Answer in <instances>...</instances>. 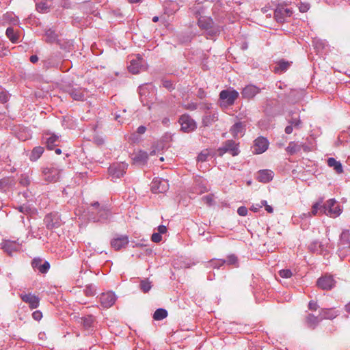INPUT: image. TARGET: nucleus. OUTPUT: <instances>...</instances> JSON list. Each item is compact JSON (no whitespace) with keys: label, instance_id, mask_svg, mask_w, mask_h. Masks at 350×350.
<instances>
[{"label":"nucleus","instance_id":"obj_57","mask_svg":"<svg viewBox=\"0 0 350 350\" xmlns=\"http://www.w3.org/2000/svg\"><path fill=\"white\" fill-rule=\"evenodd\" d=\"M247 208L245 206H240L237 210V213L241 216L247 215Z\"/></svg>","mask_w":350,"mask_h":350},{"label":"nucleus","instance_id":"obj_47","mask_svg":"<svg viewBox=\"0 0 350 350\" xmlns=\"http://www.w3.org/2000/svg\"><path fill=\"white\" fill-rule=\"evenodd\" d=\"M31 180L27 175H22L20 178V184L23 186H27L30 184Z\"/></svg>","mask_w":350,"mask_h":350},{"label":"nucleus","instance_id":"obj_36","mask_svg":"<svg viewBox=\"0 0 350 350\" xmlns=\"http://www.w3.org/2000/svg\"><path fill=\"white\" fill-rule=\"evenodd\" d=\"M57 38V34L54 30L49 29L45 31V40L47 42L53 43L56 41Z\"/></svg>","mask_w":350,"mask_h":350},{"label":"nucleus","instance_id":"obj_55","mask_svg":"<svg viewBox=\"0 0 350 350\" xmlns=\"http://www.w3.org/2000/svg\"><path fill=\"white\" fill-rule=\"evenodd\" d=\"M310 8V5L308 3H301L299 6V10L301 12H306Z\"/></svg>","mask_w":350,"mask_h":350},{"label":"nucleus","instance_id":"obj_18","mask_svg":"<svg viewBox=\"0 0 350 350\" xmlns=\"http://www.w3.org/2000/svg\"><path fill=\"white\" fill-rule=\"evenodd\" d=\"M1 249L10 256L12 255V253L19 250L20 244L16 241H11L9 240L3 241L1 244Z\"/></svg>","mask_w":350,"mask_h":350},{"label":"nucleus","instance_id":"obj_63","mask_svg":"<svg viewBox=\"0 0 350 350\" xmlns=\"http://www.w3.org/2000/svg\"><path fill=\"white\" fill-rule=\"evenodd\" d=\"M158 233H160L161 234H165L167 232V228L165 226L160 225L158 226Z\"/></svg>","mask_w":350,"mask_h":350},{"label":"nucleus","instance_id":"obj_10","mask_svg":"<svg viewBox=\"0 0 350 350\" xmlns=\"http://www.w3.org/2000/svg\"><path fill=\"white\" fill-rule=\"evenodd\" d=\"M117 297L112 291L103 293L99 296V301L103 308H109L111 307L116 302Z\"/></svg>","mask_w":350,"mask_h":350},{"label":"nucleus","instance_id":"obj_4","mask_svg":"<svg viewBox=\"0 0 350 350\" xmlns=\"http://www.w3.org/2000/svg\"><path fill=\"white\" fill-rule=\"evenodd\" d=\"M239 96V92L234 89L222 90L219 94V98L221 100L222 107H228L234 104Z\"/></svg>","mask_w":350,"mask_h":350},{"label":"nucleus","instance_id":"obj_38","mask_svg":"<svg viewBox=\"0 0 350 350\" xmlns=\"http://www.w3.org/2000/svg\"><path fill=\"white\" fill-rule=\"evenodd\" d=\"M340 241V244L342 245H349L350 243V232L349 230H345L342 232Z\"/></svg>","mask_w":350,"mask_h":350},{"label":"nucleus","instance_id":"obj_31","mask_svg":"<svg viewBox=\"0 0 350 350\" xmlns=\"http://www.w3.org/2000/svg\"><path fill=\"white\" fill-rule=\"evenodd\" d=\"M43 152H44V148L42 147H41V146L35 147L32 150V151L30 154V156H29L30 160L32 161H37L41 157Z\"/></svg>","mask_w":350,"mask_h":350},{"label":"nucleus","instance_id":"obj_48","mask_svg":"<svg viewBox=\"0 0 350 350\" xmlns=\"http://www.w3.org/2000/svg\"><path fill=\"white\" fill-rule=\"evenodd\" d=\"M8 179H2L0 180V192H3L7 190L8 188Z\"/></svg>","mask_w":350,"mask_h":350},{"label":"nucleus","instance_id":"obj_13","mask_svg":"<svg viewBox=\"0 0 350 350\" xmlns=\"http://www.w3.org/2000/svg\"><path fill=\"white\" fill-rule=\"evenodd\" d=\"M269 141L263 137H259L254 142L253 152L256 154L265 152L269 147Z\"/></svg>","mask_w":350,"mask_h":350},{"label":"nucleus","instance_id":"obj_49","mask_svg":"<svg viewBox=\"0 0 350 350\" xmlns=\"http://www.w3.org/2000/svg\"><path fill=\"white\" fill-rule=\"evenodd\" d=\"M202 200L204 204H206L208 206L212 205L213 203V198L211 195H207V196H203L202 198Z\"/></svg>","mask_w":350,"mask_h":350},{"label":"nucleus","instance_id":"obj_44","mask_svg":"<svg viewBox=\"0 0 350 350\" xmlns=\"http://www.w3.org/2000/svg\"><path fill=\"white\" fill-rule=\"evenodd\" d=\"M85 293L87 296H93L96 293V287L92 284L87 286Z\"/></svg>","mask_w":350,"mask_h":350},{"label":"nucleus","instance_id":"obj_12","mask_svg":"<svg viewBox=\"0 0 350 350\" xmlns=\"http://www.w3.org/2000/svg\"><path fill=\"white\" fill-rule=\"evenodd\" d=\"M293 14V10L286 6H278L274 12V17L279 23H283L286 18L290 17Z\"/></svg>","mask_w":350,"mask_h":350},{"label":"nucleus","instance_id":"obj_22","mask_svg":"<svg viewBox=\"0 0 350 350\" xmlns=\"http://www.w3.org/2000/svg\"><path fill=\"white\" fill-rule=\"evenodd\" d=\"M128 243L129 238L127 236H121L115 238L111 242V247L114 248L116 250H119L122 247H126V245H127Z\"/></svg>","mask_w":350,"mask_h":350},{"label":"nucleus","instance_id":"obj_15","mask_svg":"<svg viewBox=\"0 0 350 350\" xmlns=\"http://www.w3.org/2000/svg\"><path fill=\"white\" fill-rule=\"evenodd\" d=\"M33 269H37L41 273H46L50 269V264L48 261H42L40 258H35L31 262Z\"/></svg>","mask_w":350,"mask_h":350},{"label":"nucleus","instance_id":"obj_41","mask_svg":"<svg viewBox=\"0 0 350 350\" xmlns=\"http://www.w3.org/2000/svg\"><path fill=\"white\" fill-rule=\"evenodd\" d=\"M3 20L11 24L15 25L18 22V18L13 13H6L3 15Z\"/></svg>","mask_w":350,"mask_h":350},{"label":"nucleus","instance_id":"obj_35","mask_svg":"<svg viewBox=\"0 0 350 350\" xmlns=\"http://www.w3.org/2000/svg\"><path fill=\"white\" fill-rule=\"evenodd\" d=\"M309 249L312 252L317 253H323V245L322 243L318 241H314L312 242L309 245Z\"/></svg>","mask_w":350,"mask_h":350},{"label":"nucleus","instance_id":"obj_51","mask_svg":"<svg viewBox=\"0 0 350 350\" xmlns=\"http://www.w3.org/2000/svg\"><path fill=\"white\" fill-rule=\"evenodd\" d=\"M82 319H83V325L85 328H88L91 326L93 319L92 316H88L83 318Z\"/></svg>","mask_w":350,"mask_h":350},{"label":"nucleus","instance_id":"obj_37","mask_svg":"<svg viewBox=\"0 0 350 350\" xmlns=\"http://www.w3.org/2000/svg\"><path fill=\"white\" fill-rule=\"evenodd\" d=\"M167 316V311L165 309L163 308H159L157 309L154 314L153 318L156 321H161Z\"/></svg>","mask_w":350,"mask_h":350},{"label":"nucleus","instance_id":"obj_25","mask_svg":"<svg viewBox=\"0 0 350 350\" xmlns=\"http://www.w3.org/2000/svg\"><path fill=\"white\" fill-rule=\"evenodd\" d=\"M68 93L75 100H83L85 96V90L79 88H69Z\"/></svg>","mask_w":350,"mask_h":350},{"label":"nucleus","instance_id":"obj_6","mask_svg":"<svg viewBox=\"0 0 350 350\" xmlns=\"http://www.w3.org/2000/svg\"><path fill=\"white\" fill-rule=\"evenodd\" d=\"M145 68V61L140 55H132L130 57V64L128 66L130 72L138 74Z\"/></svg>","mask_w":350,"mask_h":350},{"label":"nucleus","instance_id":"obj_56","mask_svg":"<svg viewBox=\"0 0 350 350\" xmlns=\"http://www.w3.org/2000/svg\"><path fill=\"white\" fill-rule=\"evenodd\" d=\"M184 107L186 109H188V110H190V111H193V110H196L197 109L198 105L196 103H188L187 105H185Z\"/></svg>","mask_w":350,"mask_h":350},{"label":"nucleus","instance_id":"obj_29","mask_svg":"<svg viewBox=\"0 0 350 350\" xmlns=\"http://www.w3.org/2000/svg\"><path fill=\"white\" fill-rule=\"evenodd\" d=\"M327 165L329 167H333L338 174H341L343 172L342 164L334 158H329L327 159Z\"/></svg>","mask_w":350,"mask_h":350},{"label":"nucleus","instance_id":"obj_33","mask_svg":"<svg viewBox=\"0 0 350 350\" xmlns=\"http://www.w3.org/2000/svg\"><path fill=\"white\" fill-rule=\"evenodd\" d=\"M320 321H321L320 319V316L318 317L311 314H309L306 317L307 325L312 328H314L318 325Z\"/></svg>","mask_w":350,"mask_h":350},{"label":"nucleus","instance_id":"obj_28","mask_svg":"<svg viewBox=\"0 0 350 350\" xmlns=\"http://www.w3.org/2000/svg\"><path fill=\"white\" fill-rule=\"evenodd\" d=\"M243 131L244 128L241 122L235 123L230 129V133L234 137L242 136Z\"/></svg>","mask_w":350,"mask_h":350},{"label":"nucleus","instance_id":"obj_16","mask_svg":"<svg viewBox=\"0 0 350 350\" xmlns=\"http://www.w3.org/2000/svg\"><path fill=\"white\" fill-rule=\"evenodd\" d=\"M20 297L24 302L28 304L31 309L37 308L39 306L40 299L35 295L31 293H21Z\"/></svg>","mask_w":350,"mask_h":350},{"label":"nucleus","instance_id":"obj_20","mask_svg":"<svg viewBox=\"0 0 350 350\" xmlns=\"http://www.w3.org/2000/svg\"><path fill=\"white\" fill-rule=\"evenodd\" d=\"M148 159V154L144 150H138L132 154V159L135 164L144 165Z\"/></svg>","mask_w":350,"mask_h":350},{"label":"nucleus","instance_id":"obj_24","mask_svg":"<svg viewBox=\"0 0 350 350\" xmlns=\"http://www.w3.org/2000/svg\"><path fill=\"white\" fill-rule=\"evenodd\" d=\"M218 119V113L217 111H210L206 113L202 118V124L204 126H208L217 121Z\"/></svg>","mask_w":350,"mask_h":350},{"label":"nucleus","instance_id":"obj_52","mask_svg":"<svg viewBox=\"0 0 350 350\" xmlns=\"http://www.w3.org/2000/svg\"><path fill=\"white\" fill-rule=\"evenodd\" d=\"M137 133H132L129 137V140L133 143H138L140 142L141 138L138 135Z\"/></svg>","mask_w":350,"mask_h":350},{"label":"nucleus","instance_id":"obj_26","mask_svg":"<svg viewBox=\"0 0 350 350\" xmlns=\"http://www.w3.org/2000/svg\"><path fill=\"white\" fill-rule=\"evenodd\" d=\"M320 319H333L338 316V312L332 309H322L319 314Z\"/></svg>","mask_w":350,"mask_h":350},{"label":"nucleus","instance_id":"obj_54","mask_svg":"<svg viewBox=\"0 0 350 350\" xmlns=\"http://www.w3.org/2000/svg\"><path fill=\"white\" fill-rule=\"evenodd\" d=\"M290 125H292L293 127L298 129L300 126L301 121L299 119H291L289 120Z\"/></svg>","mask_w":350,"mask_h":350},{"label":"nucleus","instance_id":"obj_43","mask_svg":"<svg viewBox=\"0 0 350 350\" xmlns=\"http://www.w3.org/2000/svg\"><path fill=\"white\" fill-rule=\"evenodd\" d=\"M152 287L151 282L148 280H143L140 282V289L144 293H148Z\"/></svg>","mask_w":350,"mask_h":350},{"label":"nucleus","instance_id":"obj_2","mask_svg":"<svg viewBox=\"0 0 350 350\" xmlns=\"http://www.w3.org/2000/svg\"><path fill=\"white\" fill-rule=\"evenodd\" d=\"M198 24L200 29L206 31L210 36H216L220 31L219 27L214 26V23L211 17L200 16Z\"/></svg>","mask_w":350,"mask_h":350},{"label":"nucleus","instance_id":"obj_9","mask_svg":"<svg viewBox=\"0 0 350 350\" xmlns=\"http://www.w3.org/2000/svg\"><path fill=\"white\" fill-rule=\"evenodd\" d=\"M226 152H230L232 156L238 155L239 153L238 144L232 140L226 141L224 146L217 150L219 156H222Z\"/></svg>","mask_w":350,"mask_h":350},{"label":"nucleus","instance_id":"obj_34","mask_svg":"<svg viewBox=\"0 0 350 350\" xmlns=\"http://www.w3.org/2000/svg\"><path fill=\"white\" fill-rule=\"evenodd\" d=\"M59 137L56 135H52L46 138V146L49 149L52 150L55 146H57Z\"/></svg>","mask_w":350,"mask_h":350},{"label":"nucleus","instance_id":"obj_59","mask_svg":"<svg viewBox=\"0 0 350 350\" xmlns=\"http://www.w3.org/2000/svg\"><path fill=\"white\" fill-rule=\"evenodd\" d=\"M308 308L311 310H317L319 308V306L316 301H310L308 304Z\"/></svg>","mask_w":350,"mask_h":350},{"label":"nucleus","instance_id":"obj_46","mask_svg":"<svg viewBox=\"0 0 350 350\" xmlns=\"http://www.w3.org/2000/svg\"><path fill=\"white\" fill-rule=\"evenodd\" d=\"M226 262H227L228 265H237L238 263L237 257L233 254L230 255L227 257V260H226Z\"/></svg>","mask_w":350,"mask_h":350},{"label":"nucleus","instance_id":"obj_60","mask_svg":"<svg viewBox=\"0 0 350 350\" xmlns=\"http://www.w3.org/2000/svg\"><path fill=\"white\" fill-rule=\"evenodd\" d=\"M163 87H165L167 90H171L173 88V84L171 81L164 80L162 82Z\"/></svg>","mask_w":350,"mask_h":350},{"label":"nucleus","instance_id":"obj_40","mask_svg":"<svg viewBox=\"0 0 350 350\" xmlns=\"http://www.w3.org/2000/svg\"><path fill=\"white\" fill-rule=\"evenodd\" d=\"M226 263L225 260L222 259H213L208 262L207 267L213 269H219Z\"/></svg>","mask_w":350,"mask_h":350},{"label":"nucleus","instance_id":"obj_64","mask_svg":"<svg viewBox=\"0 0 350 350\" xmlns=\"http://www.w3.org/2000/svg\"><path fill=\"white\" fill-rule=\"evenodd\" d=\"M146 131V127L144 126H139L137 129V133L139 135L144 134Z\"/></svg>","mask_w":350,"mask_h":350},{"label":"nucleus","instance_id":"obj_21","mask_svg":"<svg viewBox=\"0 0 350 350\" xmlns=\"http://www.w3.org/2000/svg\"><path fill=\"white\" fill-rule=\"evenodd\" d=\"M260 92V89L254 85H248L245 86L241 92V94L245 98H252L257 94Z\"/></svg>","mask_w":350,"mask_h":350},{"label":"nucleus","instance_id":"obj_50","mask_svg":"<svg viewBox=\"0 0 350 350\" xmlns=\"http://www.w3.org/2000/svg\"><path fill=\"white\" fill-rule=\"evenodd\" d=\"M208 157H209V154L206 151L202 152L201 153H200L198 154V156L197 157V160H198V161L204 162L207 160Z\"/></svg>","mask_w":350,"mask_h":350},{"label":"nucleus","instance_id":"obj_58","mask_svg":"<svg viewBox=\"0 0 350 350\" xmlns=\"http://www.w3.org/2000/svg\"><path fill=\"white\" fill-rule=\"evenodd\" d=\"M32 317L36 321H40L42 317V313L40 310H36L33 312Z\"/></svg>","mask_w":350,"mask_h":350},{"label":"nucleus","instance_id":"obj_42","mask_svg":"<svg viewBox=\"0 0 350 350\" xmlns=\"http://www.w3.org/2000/svg\"><path fill=\"white\" fill-rule=\"evenodd\" d=\"M36 10L41 13L48 12L49 10V5L45 2H40L36 3Z\"/></svg>","mask_w":350,"mask_h":350},{"label":"nucleus","instance_id":"obj_8","mask_svg":"<svg viewBox=\"0 0 350 350\" xmlns=\"http://www.w3.org/2000/svg\"><path fill=\"white\" fill-rule=\"evenodd\" d=\"M128 164L124 162L116 163L109 167V173L113 179L120 178L123 176L127 170Z\"/></svg>","mask_w":350,"mask_h":350},{"label":"nucleus","instance_id":"obj_17","mask_svg":"<svg viewBox=\"0 0 350 350\" xmlns=\"http://www.w3.org/2000/svg\"><path fill=\"white\" fill-rule=\"evenodd\" d=\"M335 285V280L332 275H325L317 280V286L323 290H330Z\"/></svg>","mask_w":350,"mask_h":350},{"label":"nucleus","instance_id":"obj_53","mask_svg":"<svg viewBox=\"0 0 350 350\" xmlns=\"http://www.w3.org/2000/svg\"><path fill=\"white\" fill-rule=\"evenodd\" d=\"M162 239L161 234L158 232H154L152 234L151 241L154 243H159Z\"/></svg>","mask_w":350,"mask_h":350},{"label":"nucleus","instance_id":"obj_32","mask_svg":"<svg viewBox=\"0 0 350 350\" xmlns=\"http://www.w3.org/2000/svg\"><path fill=\"white\" fill-rule=\"evenodd\" d=\"M5 33L7 37L12 42L16 43L18 42L19 35L14 30L12 27L7 28Z\"/></svg>","mask_w":350,"mask_h":350},{"label":"nucleus","instance_id":"obj_23","mask_svg":"<svg viewBox=\"0 0 350 350\" xmlns=\"http://www.w3.org/2000/svg\"><path fill=\"white\" fill-rule=\"evenodd\" d=\"M274 174L270 170H262L258 172L257 179L264 183H269L273 178Z\"/></svg>","mask_w":350,"mask_h":350},{"label":"nucleus","instance_id":"obj_61","mask_svg":"<svg viewBox=\"0 0 350 350\" xmlns=\"http://www.w3.org/2000/svg\"><path fill=\"white\" fill-rule=\"evenodd\" d=\"M30 210V208L27 205H23L18 207V211L23 213H28Z\"/></svg>","mask_w":350,"mask_h":350},{"label":"nucleus","instance_id":"obj_30","mask_svg":"<svg viewBox=\"0 0 350 350\" xmlns=\"http://www.w3.org/2000/svg\"><path fill=\"white\" fill-rule=\"evenodd\" d=\"M321 204L322 201L314 203L312 206L311 212H308V213H304L303 215L306 217L307 215L311 216L316 215L319 213H323V212L322 211V207H323V205H322Z\"/></svg>","mask_w":350,"mask_h":350},{"label":"nucleus","instance_id":"obj_1","mask_svg":"<svg viewBox=\"0 0 350 350\" xmlns=\"http://www.w3.org/2000/svg\"><path fill=\"white\" fill-rule=\"evenodd\" d=\"M109 211L106 208H99V204L94 202L89 211L88 219L94 222H103L108 219Z\"/></svg>","mask_w":350,"mask_h":350},{"label":"nucleus","instance_id":"obj_45","mask_svg":"<svg viewBox=\"0 0 350 350\" xmlns=\"http://www.w3.org/2000/svg\"><path fill=\"white\" fill-rule=\"evenodd\" d=\"M279 275L282 278H290L293 273L290 269H282L279 271Z\"/></svg>","mask_w":350,"mask_h":350},{"label":"nucleus","instance_id":"obj_14","mask_svg":"<svg viewBox=\"0 0 350 350\" xmlns=\"http://www.w3.org/2000/svg\"><path fill=\"white\" fill-rule=\"evenodd\" d=\"M139 94L142 102H148V98L150 96L154 94V88L151 83L142 85L139 87Z\"/></svg>","mask_w":350,"mask_h":350},{"label":"nucleus","instance_id":"obj_3","mask_svg":"<svg viewBox=\"0 0 350 350\" xmlns=\"http://www.w3.org/2000/svg\"><path fill=\"white\" fill-rule=\"evenodd\" d=\"M62 170L56 165L52 164L42 170V176L48 183H55L59 180Z\"/></svg>","mask_w":350,"mask_h":350},{"label":"nucleus","instance_id":"obj_7","mask_svg":"<svg viewBox=\"0 0 350 350\" xmlns=\"http://www.w3.org/2000/svg\"><path fill=\"white\" fill-rule=\"evenodd\" d=\"M178 122L181 126V130L185 133L192 132L197 128L196 121L188 114L182 115Z\"/></svg>","mask_w":350,"mask_h":350},{"label":"nucleus","instance_id":"obj_19","mask_svg":"<svg viewBox=\"0 0 350 350\" xmlns=\"http://www.w3.org/2000/svg\"><path fill=\"white\" fill-rule=\"evenodd\" d=\"M44 222L49 229L56 228L61 225V220L59 219V216L56 214H50L46 215L44 218Z\"/></svg>","mask_w":350,"mask_h":350},{"label":"nucleus","instance_id":"obj_11","mask_svg":"<svg viewBox=\"0 0 350 350\" xmlns=\"http://www.w3.org/2000/svg\"><path fill=\"white\" fill-rule=\"evenodd\" d=\"M150 187L154 193H163L168 189L169 184L167 180L155 178L152 181Z\"/></svg>","mask_w":350,"mask_h":350},{"label":"nucleus","instance_id":"obj_27","mask_svg":"<svg viewBox=\"0 0 350 350\" xmlns=\"http://www.w3.org/2000/svg\"><path fill=\"white\" fill-rule=\"evenodd\" d=\"M304 146L301 144H299L295 142H291L286 148V150L289 154L292 155L299 152Z\"/></svg>","mask_w":350,"mask_h":350},{"label":"nucleus","instance_id":"obj_5","mask_svg":"<svg viewBox=\"0 0 350 350\" xmlns=\"http://www.w3.org/2000/svg\"><path fill=\"white\" fill-rule=\"evenodd\" d=\"M323 214L331 217H336L341 213V209L334 199H329L322 207Z\"/></svg>","mask_w":350,"mask_h":350},{"label":"nucleus","instance_id":"obj_62","mask_svg":"<svg viewBox=\"0 0 350 350\" xmlns=\"http://www.w3.org/2000/svg\"><path fill=\"white\" fill-rule=\"evenodd\" d=\"M8 99V96L6 93L3 92H0V101L1 103H5Z\"/></svg>","mask_w":350,"mask_h":350},{"label":"nucleus","instance_id":"obj_39","mask_svg":"<svg viewBox=\"0 0 350 350\" xmlns=\"http://www.w3.org/2000/svg\"><path fill=\"white\" fill-rule=\"evenodd\" d=\"M289 66L290 64L288 62L281 60L278 62L277 66L274 68V71L275 72H284L288 69Z\"/></svg>","mask_w":350,"mask_h":350}]
</instances>
